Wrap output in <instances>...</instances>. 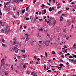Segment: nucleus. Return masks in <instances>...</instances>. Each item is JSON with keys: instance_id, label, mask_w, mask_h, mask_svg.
Listing matches in <instances>:
<instances>
[{"instance_id": "obj_51", "label": "nucleus", "mask_w": 76, "mask_h": 76, "mask_svg": "<svg viewBox=\"0 0 76 76\" xmlns=\"http://www.w3.org/2000/svg\"><path fill=\"white\" fill-rule=\"evenodd\" d=\"M62 2L64 3H66V1H63Z\"/></svg>"}, {"instance_id": "obj_62", "label": "nucleus", "mask_w": 76, "mask_h": 76, "mask_svg": "<svg viewBox=\"0 0 76 76\" xmlns=\"http://www.w3.org/2000/svg\"><path fill=\"white\" fill-rule=\"evenodd\" d=\"M39 20H40V21H41V20H42V19H39Z\"/></svg>"}, {"instance_id": "obj_49", "label": "nucleus", "mask_w": 76, "mask_h": 76, "mask_svg": "<svg viewBox=\"0 0 76 76\" xmlns=\"http://www.w3.org/2000/svg\"><path fill=\"white\" fill-rule=\"evenodd\" d=\"M15 62H17L18 61V59H16V60H15Z\"/></svg>"}, {"instance_id": "obj_7", "label": "nucleus", "mask_w": 76, "mask_h": 76, "mask_svg": "<svg viewBox=\"0 0 76 76\" xmlns=\"http://www.w3.org/2000/svg\"><path fill=\"white\" fill-rule=\"evenodd\" d=\"M4 64H5V63H4V62H2V63H1V67H2V66H3V65H4Z\"/></svg>"}, {"instance_id": "obj_52", "label": "nucleus", "mask_w": 76, "mask_h": 76, "mask_svg": "<svg viewBox=\"0 0 76 76\" xmlns=\"http://www.w3.org/2000/svg\"><path fill=\"white\" fill-rule=\"evenodd\" d=\"M75 4V3H74V2H72L71 3V4Z\"/></svg>"}, {"instance_id": "obj_14", "label": "nucleus", "mask_w": 76, "mask_h": 76, "mask_svg": "<svg viewBox=\"0 0 76 76\" xmlns=\"http://www.w3.org/2000/svg\"><path fill=\"white\" fill-rule=\"evenodd\" d=\"M66 28L65 29H63V31L64 32H66Z\"/></svg>"}, {"instance_id": "obj_32", "label": "nucleus", "mask_w": 76, "mask_h": 76, "mask_svg": "<svg viewBox=\"0 0 76 76\" xmlns=\"http://www.w3.org/2000/svg\"><path fill=\"white\" fill-rule=\"evenodd\" d=\"M64 48H67V47L66 45H64Z\"/></svg>"}, {"instance_id": "obj_11", "label": "nucleus", "mask_w": 76, "mask_h": 76, "mask_svg": "<svg viewBox=\"0 0 76 76\" xmlns=\"http://www.w3.org/2000/svg\"><path fill=\"white\" fill-rule=\"evenodd\" d=\"M60 67H63V64H60L59 65Z\"/></svg>"}, {"instance_id": "obj_35", "label": "nucleus", "mask_w": 76, "mask_h": 76, "mask_svg": "<svg viewBox=\"0 0 76 76\" xmlns=\"http://www.w3.org/2000/svg\"><path fill=\"white\" fill-rule=\"evenodd\" d=\"M34 72H32L31 74V75H34Z\"/></svg>"}, {"instance_id": "obj_13", "label": "nucleus", "mask_w": 76, "mask_h": 76, "mask_svg": "<svg viewBox=\"0 0 76 76\" xmlns=\"http://www.w3.org/2000/svg\"><path fill=\"white\" fill-rule=\"evenodd\" d=\"M29 38L27 37L26 39V41H28V40H29Z\"/></svg>"}, {"instance_id": "obj_56", "label": "nucleus", "mask_w": 76, "mask_h": 76, "mask_svg": "<svg viewBox=\"0 0 76 76\" xmlns=\"http://www.w3.org/2000/svg\"><path fill=\"white\" fill-rule=\"evenodd\" d=\"M52 10H54V7H52Z\"/></svg>"}, {"instance_id": "obj_19", "label": "nucleus", "mask_w": 76, "mask_h": 76, "mask_svg": "<svg viewBox=\"0 0 76 76\" xmlns=\"http://www.w3.org/2000/svg\"><path fill=\"white\" fill-rule=\"evenodd\" d=\"M4 73H5V75H6V76H7V75H8V73H7V72H4Z\"/></svg>"}, {"instance_id": "obj_18", "label": "nucleus", "mask_w": 76, "mask_h": 76, "mask_svg": "<svg viewBox=\"0 0 76 76\" xmlns=\"http://www.w3.org/2000/svg\"><path fill=\"white\" fill-rule=\"evenodd\" d=\"M11 68L12 69V70H13V65H12L11 66Z\"/></svg>"}, {"instance_id": "obj_44", "label": "nucleus", "mask_w": 76, "mask_h": 76, "mask_svg": "<svg viewBox=\"0 0 76 76\" xmlns=\"http://www.w3.org/2000/svg\"><path fill=\"white\" fill-rule=\"evenodd\" d=\"M51 72V70H48V71H47V72Z\"/></svg>"}, {"instance_id": "obj_34", "label": "nucleus", "mask_w": 76, "mask_h": 76, "mask_svg": "<svg viewBox=\"0 0 76 76\" xmlns=\"http://www.w3.org/2000/svg\"><path fill=\"white\" fill-rule=\"evenodd\" d=\"M23 57L24 58H25L26 57V56L24 55H23Z\"/></svg>"}, {"instance_id": "obj_36", "label": "nucleus", "mask_w": 76, "mask_h": 76, "mask_svg": "<svg viewBox=\"0 0 76 76\" xmlns=\"http://www.w3.org/2000/svg\"><path fill=\"white\" fill-rule=\"evenodd\" d=\"M37 1V0H34V1H33V3H35Z\"/></svg>"}, {"instance_id": "obj_15", "label": "nucleus", "mask_w": 76, "mask_h": 76, "mask_svg": "<svg viewBox=\"0 0 76 76\" xmlns=\"http://www.w3.org/2000/svg\"><path fill=\"white\" fill-rule=\"evenodd\" d=\"M49 11L50 12H51V11H52V9L51 8V7L50 8Z\"/></svg>"}, {"instance_id": "obj_27", "label": "nucleus", "mask_w": 76, "mask_h": 76, "mask_svg": "<svg viewBox=\"0 0 76 76\" xmlns=\"http://www.w3.org/2000/svg\"><path fill=\"white\" fill-rule=\"evenodd\" d=\"M61 12H62V10H61V11H59L58 12V13L59 14H60L61 13Z\"/></svg>"}, {"instance_id": "obj_8", "label": "nucleus", "mask_w": 76, "mask_h": 76, "mask_svg": "<svg viewBox=\"0 0 76 76\" xmlns=\"http://www.w3.org/2000/svg\"><path fill=\"white\" fill-rule=\"evenodd\" d=\"M46 42H48V43L50 42V44H51V45H53V43L52 42H51L49 40H47V41H46Z\"/></svg>"}, {"instance_id": "obj_60", "label": "nucleus", "mask_w": 76, "mask_h": 76, "mask_svg": "<svg viewBox=\"0 0 76 76\" xmlns=\"http://www.w3.org/2000/svg\"><path fill=\"white\" fill-rule=\"evenodd\" d=\"M67 56H70V53H68L67 54Z\"/></svg>"}, {"instance_id": "obj_30", "label": "nucleus", "mask_w": 76, "mask_h": 76, "mask_svg": "<svg viewBox=\"0 0 76 76\" xmlns=\"http://www.w3.org/2000/svg\"><path fill=\"white\" fill-rule=\"evenodd\" d=\"M26 35L27 37H29V36H30V35H28V33H26Z\"/></svg>"}, {"instance_id": "obj_61", "label": "nucleus", "mask_w": 76, "mask_h": 76, "mask_svg": "<svg viewBox=\"0 0 76 76\" xmlns=\"http://www.w3.org/2000/svg\"><path fill=\"white\" fill-rule=\"evenodd\" d=\"M39 42L40 44H41V43H42V41H39Z\"/></svg>"}, {"instance_id": "obj_40", "label": "nucleus", "mask_w": 76, "mask_h": 76, "mask_svg": "<svg viewBox=\"0 0 76 76\" xmlns=\"http://www.w3.org/2000/svg\"><path fill=\"white\" fill-rule=\"evenodd\" d=\"M52 54H55V52H54V51H53L52 52Z\"/></svg>"}, {"instance_id": "obj_43", "label": "nucleus", "mask_w": 76, "mask_h": 76, "mask_svg": "<svg viewBox=\"0 0 76 76\" xmlns=\"http://www.w3.org/2000/svg\"><path fill=\"white\" fill-rule=\"evenodd\" d=\"M0 25H2V22H1V21H0Z\"/></svg>"}, {"instance_id": "obj_6", "label": "nucleus", "mask_w": 76, "mask_h": 76, "mask_svg": "<svg viewBox=\"0 0 76 76\" xmlns=\"http://www.w3.org/2000/svg\"><path fill=\"white\" fill-rule=\"evenodd\" d=\"M4 61V58L3 59H2L1 60V63H3Z\"/></svg>"}, {"instance_id": "obj_64", "label": "nucleus", "mask_w": 76, "mask_h": 76, "mask_svg": "<svg viewBox=\"0 0 76 76\" xmlns=\"http://www.w3.org/2000/svg\"><path fill=\"white\" fill-rule=\"evenodd\" d=\"M49 23V21H47V24H48Z\"/></svg>"}, {"instance_id": "obj_46", "label": "nucleus", "mask_w": 76, "mask_h": 76, "mask_svg": "<svg viewBox=\"0 0 76 76\" xmlns=\"http://www.w3.org/2000/svg\"><path fill=\"white\" fill-rule=\"evenodd\" d=\"M66 39H69V37H67L66 38Z\"/></svg>"}, {"instance_id": "obj_17", "label": "nucleus", "mask_w": 76, "mask_h": 76, "mask_svg": "<svg viewBox=\"0 0 76 76\" xmlns=\"http://www.w3.org/2000/svg\"><path fill=\"white\" fill-rule=\"evenodd\" d=\"M45 53L46 57H48V56H47V52H45Z\"/></svg>"}, {"instance_id": "obj_42", "label": "nucleus", "mask_w": 76, "mask_h": 76, "mask_svg": "<svg viewBox=\"0 0 76 76\" xmlns=\"http://www.w3.org/2000/svg\"><path fill=\"white\" fill-rule=\"evenodd\" d=\"M60 61H61V62H63V60L62 59H61Z\"/></svg>"}, {"instance_id": "obj_16", "label": "nucleus", "mask_w": 76, "mask_h": 76, "mask_svg": "<svg viewBox=\"0 0 76 76\" xmlns=\"http://www.w3.org/2000/svg\"><path fill=\"white\" fill-rule=\"evenodd\" d=\"M25 12V9H24L22 11V13H24Z\"/></svg>"}, {"instance_id": "obj_10", "label": "nucleus", "mask_w": 76, "mask_h": 76, "mask_svg": "<svg viewBox=\"0 0 76 76\" xmlns=\"http://www.w3.org/2000/svg\"><path fill=\"white\" fill-rule=\"evenodd\" d=\"M14 3H18V0H14Z\"/></svg>"}, {"instance_id": "obj_29", "label": "nucleus", "mask_w": 76, "mask_h": 76, "mask_svg": "<svg viewBox=\"0 0 76 76\" xmlns=\"http://www.w3.org/2000/svg\"><path fill=\"white\" fill-rule=\"evenodd\" d=\"M2 42L3 43H4V39H2Z\"/></svg>"}, {"instance_id": "obj_47", "label": "nucleus", "mask_w": 76, "mask_h": 76, "mask_svg": "<svg viewBox=\"0 0 76 76\" xmlns=\"http://www.w3.org/2000/svg\"><path fill=\"white\" fill-rule=\"evenodd\" d=\"M40 30L41 31H43V29L42 28H41Z\"/></svg>"}, {"instance_id": "obj_48", "label": "nucleus", "mask_w": 76, "mask_h": 76, "mask_svg": "<svg viewBox=\"0 0 76 76\" xmlns=\"http://www.w3.org/2000/svg\"><path fill=\"white\" fill-rule=\"evenodd\" d=\"M23 68H25L26 67V66H25V65H23Z\"/></svg>"}, {"instance_id": "obj_24", "label": "nucleus", "mask_w": 76, "mask_h": 76, "mask_svg": "<svg viewBox=\"0 0 76 76\" xmlns=\"http://www.w3.org/2000/svg\"><path fill=\"white\" fill-rule=\"evenodd\" d=\"M73 62H74V64H76V60H75V61L74 60Z\"/></svg>"}, {"instance_id": "obj_57", "label": "nucleus", "mask_w": 76, "mask_h": 76, "mask_svg": "<svg viewBox=\"0 0 76 76\" xmlns=\"http://www.w3.org/2000/svg\"><path fill=\"white\" fill-rule=\"evenodd\" d=\"M36 19L35 18V19H34V21L35 22H36Z\"/></svg>"}, {"instance_id": "obj_26", "label": "nucleus", "mask_w": 76, "mask_h": 76, "mask_svg": "<svg viewBox=\"0 0 76 76\" xmlns=\"http://www.w3.org/2000/svg\"><path fill=\"white\" fill-rule=\"evenodd\" d=\"M47 35L48 37H50V34L48 33L47 34Z\"/></svg>"}, {"instance_id": "obj_41", "label": "nucleus", "mask_w": 76, "mask_h": 76, "mask_svg": "<svg viewBox=\"0 0 76 76\" xmlns=\"http://www.w3.org/2000/svg\"><path fill=\"white\" fill-rule=\"evenodd\" d=\"M26 26H24V29H26Z\"/></svg>"}, {"instance_id": "obj_63", "label": "nucleus", "mask_w": 76, "mask_h": 76, "mask_svg": "<svg viewBox=\"0 0 76 76\" xmlns=\"http://www.w3.org/2000/svg\"><path fill=\"white\" fill-rule=\"evenodd\" d=\"M39 15H41V12H40L39 13Z\"/></svg>"}, {"instance_id": "obj_28", "label": "nucleus", "mask_w": 76, "mask_h": 76, "mask_svg": "<svg viewBox=\"0 0 76 76\" xmlns=\"http://www.w3.org/2000/svg\"><path fill=\"white\" fill-rule=\"evenodd\" d=\"M46 12H47V11H46V10L45 9L44 10V13H46Z\"/></svg>"}, {"instance_id": "obj_25", "label": "nucleus", "mask_w": 76, "mask_h": 76, "mask_svg": "<svg viewBox=\"0 0 76 76\" xmlns=\"http://www.w3.org/2000/svg\"><path fill=\"white\" fill-rule=\"evenodd\" d=\"M44 6H45V5H44V4H42V9H43V7H44Z\"/></svg>"}, {"instance_id": "obj_31", "label": "nucleus", "mask_w": 76, "mask_h": 76, "mask_svg": "<svg viewBox=\"0 0 76 76\" xmlns=\"http://www.w3.org/2000/svg\"><path fill=\"white\" fill-rule=\"evenodd\" d=\"M59 55H61V54H62V52H60L59 53Z\"/></svg>"}, {"instance_id": "obj_39", "label": "nucleus", "mask_w": 76, "mask_h": 76, "mask_svg": "<svg viewBox=\"0 0 76 76\" xmlns=\"http://www.w3.org/2000/svg\"><path fill=\"white\" fill-rule=\"evenodd\" d=\"M73 47H76V43H74V45H73Z\"/></svg>"}, {"instance_id": "obj_2", "label": "nucleus", "mask_w": 76, "mask_h": 76, "mask_svg": "<svg viewBox=\"0 0 76 76\" xmlns=\"http://www.w3.org/2000/svg\"><path fill=\"white\" fill-rule=\"evenodd\" d=\"M46 42H47L46 41H43V45H46V46H48L49 45L48 44H47V43H46Z\"/></svg>"}, {"instance_id": "obj_4", "label": "nucleus", "mask_w": 76, "mask_h": 76, "mask_svg": "<svg viewBox=\"0 0 76 76\" xmlns=\"http://www.w3.org/2000/svg\"><path fill=\"white\" fill-rule=\"evenodd\" d=\"M18 50H19V49H18L17 48H15V53H18Z\"/></svg>"}, {"instance_id": "obj_22", "label": "nucleus", "mask_w": 76, "mask_h": 76, "mask_svg": "<svg viewBox=\"0 0 76 76\" xmlns=\"http://www.w3.org/2000/svg\"><path fill=\"white\" fill-rule=\"evenodd\" d=\"M28 9H29V7H27L26 8V11H28Z\"/></svg>"}, {"instance_id": "obj_59", "label": "nucleus", "mask_w": 76, "mask_h": 76, "mask_svg": "<svg viewBox=\"0 0 76 76\" xmlns=\"http://www.w3.org/2000/svg\"><path fill=\"white\" fill-rule=\"evenodd\" d=\"M65 53H67V51L66 50H65Z\"/></svg>"}, {"instance_id": "obj_9", "label": "nucleus", "mask_w": 76, "mask_h": 76, "mask_svg": "<svg viewBox=\"0 0 76 76\" xmlns=\"http://www.w3.org/2000/svg\"><path fill=\"white\" fill-rule=\"evenodd\" d=\"M35 42V40L33 41V42H30V44L31 45H33V43Z\"/></svg>"}, {"instance_id": "obj_37", "label": "nucleus", "mask_w": 76, "mask_h": 76, "mask_svg": "<svg viewBox=\"0 0 76 76\" xmlns=\"http://www.w3.org/2000/svg\"><path fill=\"white\" fill-rule=\"evenodd\" d=\"M26 20H29V18H26Z\"/></svg>"}, {"instance_id": "obj_23", "label": "nucleus", "mask_w": 76, "mask_h": 76, "mask_svg": "<svg viewBox=\"0 0 76 76\" xmlns=\"http://www.w3.org/2000/svg\"><path fill=\"white\" fill-rule=\"evenodd\" d=\"M69 58H73V56H70L69 57Z\"/></svg>"}, {"instance_id": "obj_1", "label": "nucleus", "mask_w": 76, "mask_h": 76, "mask_svg": "<svg viewBox=\"0 0 76 76\" xmlns=\"http://www.w3.org/2000/svg\"><path fill=\"white\" fill-rule=\"evenodd\" d=\"M13 40H14V42L13 43V44L14 45V44H17L16 45L14 48H17V45L19 44L18 43L16 42V38H14L13 39Z\"/></svg>"}, {"instance_id": "obj_20", "label": "nucleus", "mask_w": 76, "mask_h": 76, "mask_svg": "<svg viewBox=\"0 0 76 76\" xmlns=\"http://www.w3.org/2000/svg\"><path fill=\"white\" fill-rule=\"evenodd\" d=\"M14 10H16V7H15V8L13 9Z\"/></svg>"}, {"instance_id": "obj_50", "label": "nucleus", "mask_w": 76, "mask_h": 76, "mask_svg": "<svg viewBox=\"0 0 76 76\" xmlns=\"http://www.w3.org/2000/svg\"><path fill=\"white\" fill-rule=\"evenodd\" d=\"M74 57H75V58H76V55H74L73 56Z\"/></svg>"}, {"instance_id": "obj_54", "label": "nucleus", "mask_w": 76, "mask_h": 76, "mask_svg": "<svg viewBox=\"0 0 76 76\" xmlns=\"http://www.w3.org/2000/svg\"><path fill=\"white\" fill-rule=\"evenodd\" d=\"M4 58H7V56H5L4 57Z\"/></svg>"}, {"instance_id": "obj_38", "label": "nucleus", "mask_w": 76, "mask_h": 76, "mask_svg": "<svg viewBox=\"0 0 76 76\" xmlns=\"http://www.w3.org/2000/svg\"><path fill=\"white\" fill-rule=\"evenodd\" d=\"M47 4H48V5H51V4H50L48 2H47Z\"/></svg>"}, {"instance_id": "obj_45", "label": "nucleus", "mask_w": 76, "mask_h": 76, "mask_svg": "<svg viewBox=\"0 0 76 76\" xmlns=\"http://www.w3.org/2000/svg\"><path fill=\"white\" fill-rule=\"evenodd\" d=\"M2 46H3V47H5V45H4L2 43Z\"/></svg>"}, {"instance_id": "obj_12", "label": "nucleus", "mask_w": 76, "mask_h": 76, "mask_svg": "<svg viewBox=\"0 0 76 76\" xmlns=\"http://www.w3.org/2000/svg\"><path fill=\"white\" fill-rule=\"evenodd\" d=\"M21 51L22 53H25V50H21Z\"/></svg>"}, {"instance_id": "obj_21", "label": "nucleus", "mask_w": 76, "mask_h": 76, "mask_svg": "<svg viewBox=\"0 0 76 76\" xmlns=\"http://www.w3.org/2000/svg\"><path fill=\"white\" fill-rule=\"evenodd\" d=\"M4 32V30H3V29H2L1 30V32H2V33H3Z\"/></svg>"}, {"instance_id": "obj_3", "label": "nucleus", "mask_w": 76, "mask_h": 76, "mask_svg": "<svg viewBox=\"0 0 76 76\" xmlns=\"http://www.w3.org/2000/svg\"><path fill=\"white\" fill-rule=\"evenodd\" d=\"M9 27V26H7V27H6V30L5 31V32H8L10 31V29H9L8 30H7V29H8V28Z\"/></svg>"}, {"instance_id": "obj_58", "label": "nucleus", "mask_w": 76, "mask_h": 76, "mask_svg": "<svg viewBox=\"0 0 76 76\" xmlns=\"http://www.w3.org/2000/svg\"><path fill=\"white\" fill-rule=\"evenodd\" d=\"M46 69V66H44V70H45Z\"/></svg>"}, {"instance_id": "obj_5", "label": "nucleus", "mask_w": 76, "mask_h": 76, "mask_svg": "<svg viewBox=\"0 0 76 76\" xmlns=\"http://www.w3.org/2000/svg\"><path fill=\"white\" fill-rule=\"evenodd\" d=\"M10 6H8L7 8H6V10H7V11H8L9 10V9H10Z\"/></svg>"}, {"instance_id": "obj_53", "label": "nucleus", "mask_w": 76, "mask_h": 76, "mask_svg": "<svg viewBox=\"0 0 76 76\" xmlns=\"http://www.w3.org/2000/svg\"><path fill=\"white\" fill-rule=\"evenodd\" d=\"M37 60H38V61H39V60H40V59L39 58H37Z\"/></svg>"}, {"instance_id": "obj_55", "label": "nucleus", "mask_w": 76, "mask_h": 76, "mask_svg": "<svg viewBox=\"0 0 76 76\" xmlns=\"http://www.w3.org/2000/svg\"><path fill=\"white\" fill-rule=\"evenodd\" d=\"M34 59H35V60H36V56H34Z\"/></svg>"}, {"instance_id": "obj_33", "label": "nucleus", "mask_w": 76, "mask_h": 76, "mask_svg": "<svg viewBox=\"0 0 76 76\" xmlns=\"http://www.w3.org/2000/svg\"><path fill=\"white\" fill-rule=\"evenodd\" d=\"M0 15H2V13H1V10H0Z\"/></svg>"}]
</instances>
